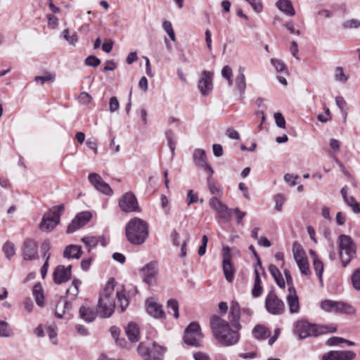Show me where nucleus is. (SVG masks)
<instances>
[{"instance_id": "ea45409f", "label": "nucleus", "mask_w": 360, "mask_h": 360, "mask_svg": "<svg viewBox=\"0 0 360 360\" xmlns=\"http://www.w3.org/2000/svg\"><path fill=\"white\" fill-rule=\"evenodd\" d=\"M166 137L167 140V144L172 152V156L174 155L176 148L175 136L172 130H167L166 131Z\"/></svg>"}, {"instance_id": "dca6fc26", "label": "nucleus", "mask_w": 360, "mask_h": 360, "mask_svg": "<svg viewBox=\"0 0 360 360\" xmlns=\"http://www.w3.org/2000/svg\"><path fill=\"white\" fill-rule=\"evenodd\" d=\"M91 218L89 212H82L76 215L72 222L68 225L67 233H72L84 226Z\"/></svg>"}, {"instance_id": "bb28decb", "label": "nucleus", "mask_w": 360, "mask_h": 360, "mask_svg": "<svg viewBox=\"0 0 360 360\" xmlns=\"http://www.w3.org/2000/svg\"><path fill=\"white\" fill-rule=\"evenodd\" d=\"M82 255V250L81 246L76 245H68L63 252L64 257L68 259H79Z\"/></svg>"}, {"instance_id": "8fccbe9b", "label": "nucleus", "mask_w": 360, "mask_h": 360, "mask_svg": "<svg viewBox=\"0 0 360 360\" xmlns=\"http://www.w3.org/2000/svg\"><path fill=\"white\" fill-rule=\"evenodd\" d=\"M342 27L344 29H357L360 27V20L357 19H349L345 20L342 23Z\"/></svg>"}, {"instance_id": "6ab92c4d", "label": "nucleus", "mask_w": 360, "mask_h": 360, "mask_svg": "<svg viewBox=\"0 0 360 360\" xmlns=\"http://www.w3.org/2000/svg\"><path fill=\"white\" fill-rule=\"evenodd\" d=\"M72 266L69 265L65 267L63 265L58 266L53 272V281L56 284H61L67 282L71 278Z\"/></svg>"}, {"instance_id": "c03bdc74", "label": "nucleus", "mask_w": 360, "mask_h": 360, "mask_svg": "<svg viewBox=\"0 0 360 360\" xmlns=\"http://www.w3.org/2000/svg\"><path fill=\"white\" fill-rule=\"evenodd\" d=\"M334 77L336 81L342 83H345L348 79V77L344 73L343 68L342 67H337L335 69Z\"/></svg>"}, {"instance_id": "338daca9", "label": "nucleus", "mask_w": 360, "mask_h": 360, "mask_svg": "<svg viewBox=\"0 0 360 360\" xmlns=\"http://www.w3.org/2000/svg\"><path fill=\"white\" fill-rule=\"evenodd\" d=\"M248 2L257 13L262 12L263 7L260 0H248Z\"/></svg>"}, {"instance_id": "ddd939ff", "label": "nucleus", "mask_w": 360, "mask_h": 360, "mask_svg": "<svg viewBox=\"0 0 360 360\" xmlns=\"http://www.w3.org/2000/svg\"><path fill=\"white\" fill-rule=\"evenodd\" d=\"M223 255V271L226 281L232 282L234 278L235 269L231 263V254L229 247H224L222 250Z\"/></svg>"}, {"instance_id": "9b49d317", "label": "nucleus", "mask_w": 360, "mask_h": 360, "mask_svg": "<svg viewBox=\"0 0 360 360\" xmlns=\"http://www.w3.org/2000/svg\"><path fill=\"white\" fill-rule=\"evenodd\" d=\"M158 274V268L155 262H149L141 269L142 280L148 285H153L156 283Z\"/></svg>"}, {"instance_id": "0e129e2a", "label": "nucleus", "mask_w": 360, "mask_h": 360, "mask_svg": "<svg viewBox=\"0 0 360 360\" xmlns=\"http://www.w3.org/2000/svg\"><path fill=\"white\" fill-rule=\"evenodd\" d=\"M109 110L111 112H114L117 111L120 108V103L119 101L115 96H112L110 99V103H109Z\"/></svg>"}, {"instance_id": "a18cd8bd", "label": "nucleus", "mask_w": 360, "mask_h": 360, "mask_svg": "<svg viewBox=\"0 0 360 360\" xmlns=\"http://www.w3.org/2000/svg\"><path fill=\"white\" fill-rule=\"evenodd\" d=\"M139 354L143 357L149 358L150 356V342H141L137 348Z\"/></svg>"}, {"instance_id": "c85d7f7f", "label": "nucleus", "mask_w": 360, "mask_h": 360, "mask_svg": "<svg viewBox=\"0 0 360 360\" xmlns=\"http://www.w3.org/2000/svg\"><path fill=\"white\" fill-rule=\"evenodd\" d=\"M245 68L240 66L238 68V74L236 78V86L240 93V96L243 97L246 89V82L245 77Z\"/></svg>"}, {"instance_id": "2f4dec72", "label": "nucleus", "mask_w": 360, "mask_h": 360, "mask_svg": "<svg viewBox=\"0 0 360 360\" xmlns=\"http://www.w3.org/2000/svg\"><path fill=\"white\" fill-rule=\"evenodd\" d=\"M269 271L272 277L274 278L278 286L281 288H284L285 286V283L280 270L277 268V266L274 264H270L269 266Z\"/></svg>"}, {"instance_id": "4d7b16f0", "label": "nucleus", "mask_w": 360, "mask_h": 360, "mask_svg": "<svg viewBox=\"0 0 360 360\" xmlns=\"http://www.w3.org/2000/svg\"><path fill=\"white\" fill-rule=\"evenodd\" d=\"M82 241L86 245V246L89 248V250L91 248L96 246L98 244V240L96 237H84L82 238Z\"/></svg>"}, {"instance_id": "b1692460", "label": "nucleus", "mask_w": 360, "mask_h": 360, "mask_svg": "<svg viewBox=\"0 0 360 360\" xmlns=\"http://www.w3.org/2000/svg\"><path fill=\"white\" fill-rule=\"evenodd\" d=\"M79 312L80 318L87 323L94 321L96 317L94 308L88 305H82Z\"/></svg>"}, {"instance_id": "f8f14e48", "label": "nucleus", "mask_w": 360, "mask_h": 360, "mask_svg": "<svg viewBox=\"0 0 360 360\" xmlns=\"http://www.w3.org/2000/svg\"><path fill=\"white\" fill-rule=\"evenodd\" d=\"M210 207L214 209L217 214V217L229 221L231 216V210L224 204L217 197H212L209 200Z\"/></svg>"}, {"instance_id": "69168bd1", "label": "nucleus", "mask_w": 360, "mask_h": 360, "mask_svg": "<svg viewBox=\"0 0 360 360\" xmlns=\"http://www.w3.org/2000/svg\"><path fill=\"white\" fill-rule=\"evenodd\" d=\"M51 249V243L50 242L46 240L43 242L41 246V256L43 257H47L49 253V251Z\"/></svg>"}, {"instance_id": "680f3d73", "label": "nucleus", "mask_w": 360, "mask_h": 360, "mask_svg": "<svg viewBox=\"0 0 360 360\" xmlns=\"http://www.w3.org/2000/svg\"><path fill=\"white\" fill-rule=\"evenodd\" d=\"M335 102L338 108L340 109L341 112L345 115V119L347 116V112L345 110V108L347 105L345 100L341 96H337L335 98Z\"/></svg>"}, {"instance_id": "aec40b11", "label": "nucleus", "mask_w": 360, "mask_h": 360, "mask_svg": "<svg viewBox=\"0 0 360 360\" xmlns=\"http://www.w3.org/2000/svg\"><path fill=\"white\" fill-rule=\"evenodd\" d=\"M22 254L25 260L34 259L37 255V243L32 239L25 240L22 248Z\"/></svg>"}, {"instance_id": "de8ad7c7", "label": "nucleus", "mask_w": 360, "mask_h": 360, "mask_svg": "<svg viewBox=\"0 0 360 360\" xmlns=\"http://www.w3.org/2000/svg\"><path fill=\"white\" fill-rule=\"evenodd\" d=\"M313 265L316 274L319 277L320 282H322V274L323 271V262L319 259H315V261H313Z\"/></svg>"}, {"instance_id": "cd10ccee", "label": "nucleus", "mask_w": 360, "mask_h": 360, "mask_svg": "<svg viewBox=\"0 0 360 360\" xmlns=\"http://www.w3.org/2000/svg\"><path fill=\"white\" fill-rule=\"evenodd\" d=\"M252 335L256 339L264 340L270 337L271 331L265 326L257 324L252 330Z\"/></svg>"}, {"instance_id": "e2e57ef3", "label": "nucleus", "mask_w": 360, "mask_h": 360, "mask_svg": "<svg viewBox=\"0 0 360 360\" xmlns=\"http://www.w3.org/2000/svg\"><path fill=\"white\" fill-rule=\"evenodd\" d=\"M299 179L298 176L297 175H292L290 174H286L284 176V180L288 184L291 186H294L297 185V180Z\"/></svg>"}, {"instance_id": "f704fd0d", "label": "nucleus", "mask_w": 360, "mask_h": 360, "mask_svg": "<svg viewBox=\"0 0 360 360\" xmlns=\"http://www.w3.org/2000/svg\"><path fill=\"white\" fill-rule=\"evenodd\" d=\"M32 293L37 304L39 307H43L44 304V296L42 287L39 283L34 285Z\"/></svg>"}, {"instance_id": "79ce46f5", "label": "nucleus", "mask_w": 360, "mask_h": 360, "mask_svg": "<svg viewBox=\"0 0 360 360\" xmlns=\"http://www.w3.org/2000/svg\"><path fill=\"white\" fill-rule=\"evenodd\" d=\"M3 252L5 254L6 258L10 259L15 253V246L13 243L7 241L3 246Z\"/></svg>"}, {"instance_id": "e433bc0d", "label": "nucleus", "mask_w": 360, "mask_h": 360, "mask_svg": "<svg viewBox=\"0 0 360 360\" xmlns=\"http://www.w3.org/2000/svg\"><path fill=\"white\" fill-rule=\"evenodd\" d=\"M116 297L117 299V306L120 309V312H123L126 310L129 305V300L126 297V295L123 290L117 291L116 292Z\"/></svg>"}, {"instance_id": "4c0bfd02", "label": "nucleus", "mask_w": 360, "mask_h": 360, "mask_svg": "<svg viewBox=\"0 0 360 360\" xmlns=\"http://www.w3.org/2000/svg\"><path fill=\"white\" fill-rule=\"evenodd\" d=\"M292 252L296 263L300 262L301 260L307 259L305 252L303 250L300 244H298L296 242L293 243Z\"/></svg>"}, {"instance_id": "2eb2a0df", "label": "nucleus", "mask_w": 360, "mask_h": 360, "mask_svg": "<svg viewBox=\"0 0 360 360\" xmlns=\"http://www.w3.org/2000/svg\"><path fill=\"white\" fill-rule=\"evenodd\" d=\"M88 179L98 191L107 195H111L113 193L109 184L105 183L99 174L91 173L89 174Z\"/></svg>"}, {"instance_id": "6e6552de", "label": "nucleus", "mask_w": 360, "mask_h": 360, "mask_svg": "<svg viewBox=\"0 0 360 360\" xmlns=\"http://www.w3.org/2000/svg\"><path fill=\"white\" fill-rule=\"evenodd\" d=\"M202 338L200 328L198 323L193 322L186 328L184 336L186 344L200 347Z\"/></svg>"}, {"instance_id": "423d86ee", "label": "nucleus", "mask_w": 360, "mask_h": 360, "mask_svg": "<svg viewBox=\"0 0 360 360\" xmlns=\"http://www.w3.org/2000/svg\"><path fill=\"white\" fill-rule=\"evenodd\" d=\"M340 257L342 265L346 266L356 255V248L352 238L341 234L338 238Z\"/></svg>"}, {"instance_id": "1a4fd4ad", "label": "nucleus", "mask_w": 360, "mask_h": 360, "mask_svg": "<svg viewBox=\"0 0 360 360\" xmlns=\"http://www.w3.org/2000/svg\"><path fill=\"white\" fill-rule=\"evenodd\" d=\"M119 207L124 212H139L141 208L138 200L132 192H127L119 200Z\"/></svg>"}, {"instance_id": "a211bd4d", "label": "nucleus", "mask_w": 360, "mask_h": 360, "mask_svg": "<svg viewBox=\"0 0 360 360\" xmlns=\"http://www.w3.org/2000/svg\"><path fill=\"white\" fill-rule=\"evenodd\" d=\"M146 309L148 314L155 319H164L165 317V313L162 305L153 297L148 298L146 300Z\"/></svg>"}, {"instance_id": "0eeeda50", "label": "nucleus", "mask_w": 360, "mask_h": 360, "mask_svg": "<svg viewBox=\"0 0 360 360\" xmlns=\"http://www.w3.org/2000/svg\"><path fill=\"white\" fill-rule=\"evenodd\" d=\"M321 308L326 312L343 313L346 314H354V308L342 302H336L330 300H325L321 302Z\"/></svg>"}, {"instance_id": "603ef678", "label": "nucleus", "mask_w": 360, "mask_h": 360, "mask_svg": "<svg viewBox=\"0 0 360 360\" xmlns=\"http://www.w3.org/2000/svg\"><path fill=\"white\" fill-rule=\"evenodd\" d=\"M275 210L281 212L283 209V205L285 201V198L283 194L278 193L274 196Z\"/></svg>"}, {"instance_id": "f03ea898", "label": "nucleus", "mask_w": 360, "mask_h": 360, "mask_svg": "<svg viewBox=\"0 0 360 360\" xmlns=\"http://www.w3.org/2000/svg\"><path fill=\"white\" fill-rule=\"evenodd\" d=\"M125 233L127 240L133 245H141L148 236V224L143 219L134 217L127 224Z\"/></svg>"}, {"instance_id": "6e6d98bb", "label": "nucleus", "mask_w": 360, "mask_h": 360, "mask_svg": "<svg viewBox=\"0 0 360 360\" xmlns=\"http://www.w3.org/2000/svg\"><path fill=\"white\" fill-rule=\"evenodd\" d=\"M85 65L94 68L98 67L101 64V60L95 56H89L85 59Z\"/></svg>"}, {"instance_id": "4be33fe9", "label": "nucleus", "mask_w": 360, "mask_h": 360, "mask_svg": "<svg viewBox=\"0 0 360 360\" xmlns=\"http://www.w3.org/2000/svg\"><path fill=\"white\" fill-rule=\"evenodd\" d=\"M288 295H287V302L289 307L290 313H297L300 311V304L298 296L295 288L288 289Z\"/></svg>"}, {"instance_id": "bf43d9fd", "label": "nucleus", "mask_w": 360, "mask_h": 360, "mask_svg": "<svg viewBox=\"0 0 360 360\" xmlns=\"http://www.w3.org/2000/svg\"><path fill=\"white\" fill-rule=\"evenodd\" d=\"M345 341H346V340L342 338L334 336V337H331L329 339H328L326 344V345L330 346V347L336 346V345H340L341 343H343V342H345Z\"/></svg>"}, {"instance_id": "5fc2aeb1", "label": "nucleus", "mask_w": 360, "mask_h": 360, "mask_svg": "<svg viewBox=\"0 0 360 360\" xmlns=\"http://www.w3.org/2000/svg\"><path fill=\"white\" fill-rule=\"evenodd\" d=\"M301 273L304 275L310 274L309 265L307 258L297 263Z\"/></svg>"}, {"instance_id": "20e7f679", "label": "nucleus", "mask_w": 360, "mask_h": 360, "mask_svg": "<svg viewBox=\"0 0 360 360\" xmlns=\"http://www.w3.org/2000/svg\"><path fill=\"white\" fill-rule=\"evenodd\" d=\"M337 328L333 325L318 326L311 324L306 321H299L295 323L294 333L300 339H304L309 336H319L328 333H334Z\"/></svg>"}, {"instance_id": "a878e982", "label": "nucleus", "mask_w": 360, "mask_h": 360, "mask_svg": "<svg viewBox=\"0 0 360 360\" xmlns=\"http://www.w3.org/2000/svg\"><path fill=\"white\" fill-rule=\"evenodd\" d=\"M125 333L131 342H136L139 340V328L135 323H129L125 328Z\"/></svg>"}, {"instance_id": "f3484780", "label": "nucleus", "mask_w": 360, "mask_h": 360, "mask_svg": "<svg viewBox=\"0 0 360 360\" xmlns=\"http://www.w3.org/2000/svg\"><path fill=\"white\" fill-rule=\"evenodd\" d=\"M356 354L349 350H333L325 353L322 360H352Z\"/></svg>"}, {"instance_id": "58836bf2", "label": "nucleus", "mask_w": 360, "mask_h": 360, "mask_svg": "<svg viewBox=\"0 0 360 360\" xmlns=\"http://www.w3.org/2000/svg\"><path fill=\"white\" fill-rule=\"evenodd\" d=\"M62 35L64 39L72 46H75L78 41V37L76 32H73L72 35H70V31L68 29H65L62 32Z\"/></svg>"}, {"instance_id": "3c124183", "label": "nucleus", "mask_w": 360, "mask_h": 360, "mask_svg": "<svg viewBox=\"0 0 360 360\" xmlns=\"http://www.w3.org/2000/svg\"><path fill=\"white\" fill-rule=\"evenodd\" d=\"M351 279L353 287L356 290H360V267L354 271L352 275Z\"/></svg>"}, {"instance_id": "412c9836", "label": "nucleus", "mask_w": 360, "mask_h": 360, "mask_svg": "<svg viewBox=\"0 0 360 360\" xmlns=\"http://www.w3.org/2000/svg\"><path fill=\"white\" fill-rule=\"evenodd\" d=\"M240 311L241 309L238 302L234 300L232 301L231 303L229 319L233 327H234L236 330H240L241 328V326L239 323Z\"/></svg>"}, {"instance_id": "39448f33", "label": "nucleus", "mask_w": 360, "mask_h": 360, "mask_svg": "<svg viewBox=\"0 0 360 360\" xmlns=\"http://www.w3.org/2000/svg\"><path fill=\"white\" fill-rule=\"evenodd\" d=\"M65 210L64 205L54 206L46 212L39 225L41 231L44 232L51 231L59 223L60 216Z\"/></svg>"}, {"instance_id": "9d476101", "label": "nucleus", "mask_w": 360, "mask_h": 360, "mask_svg": "<svg viewBox=\"0 0 360 360\" xmlns=\"http://www.w3.org/2000/svg\"><path fill=\"white\" fill-rule=\"evenodd\" d=\"M265 307L266 310L274 315H281L285 311L284 302L274 292L268 293L265 300Z\"/></svg>"}, {"instance_id": "473e14b6", "label": "nucleus", "mask_w": 360, "mask_h": 360, "mask_svg": "<svg viewBox=\"0 0 360 360\" xmlns=\"http://www.w3.org/2000/svg\"><path fill=\"white\" fill-rule=\"evenodd\" d=\"M71 303L65 299L60 300L56 307V316L58 318H62L65 312L71 309Z\"/></svg>"}, {"instance_id": "052dcab7", "label": "nucleus", "mask_w": 360, "mask_h": 360, "mask_svg": "<svg viewBox=\"0 0 360 360\" xmlns=\"http://www.w3.org/2000/svg\"><path fill=\"white\" fill-rule=\"evenodd\" d=\"M274 119L278 127L282 129L285 128V120L281 112L274 113Z\"/></svg>"}, {"instance_id": "864d4df0", "label": "nucleus", "mask_w": 360, "mask_h": 360, "mask_svg": "<svg viewBox=\"0 0 360 360\" xmlns=\"http://www.w3.org/2000/svg\"><path fill=\"white\" fill-rule=\"evenodd\" d=\"M81 285V281L78 279H74L72 282V286L67 290V293L76 297L79 292V287Z\"/></svg>"}, {"instance_id": "a19ab883", "label": "nucleus", "mask_w": 360, "mask_h": 360, "mask_svg": "<svg viewBox=\"0 0 360 360\" xmlns=\"http://www.w3.org/2000/svg\"><path fill=\"white\" fill-rule=\"evenodd\" d=\"M162 29L169 35L170 39L173 41H176V35L172 25V22L168 20H164L162 22Z\"/></svg>"}, {"instance_id": "13d9d810", "label": "nucleus", "mask_w": 360, "mask_h": 360, "mask_svg": "<svg viewBox=\"0 0 360 360\" xmlns=\"http://www.w3.org/2000/svg\"><path fill=\"white\" fill-rule=\"evenodd\" d=\"M46 333L53 344H57V333L54 327L49 326L46 328Z\"/></svg>"}, {"instance_id": "c9c22d12", "label": "nucleus", "mask_w": 360, "mask_h": 360, "mask_svg": "<svg viewBox=\"0 0 360 360\" xmlns=\"http://www.w3.org/2000/svg\"><path fill=\"white\" fill-rule=\"evenodd\" d=\"M207 183L210 193L214 195L213 197H217L219 199L223 195L222 189L212 179H210V176H207Z\"/></svg>"}, {"instance_id": "7ed1b4c3", "label": "nucleus", "mask_w": 360, "mask_h": 360, "mask_svg": "<svg viewBox=\"0 0 360 360\" xmlns=\"http://www.w3.org/2000/svg\"><path fill=\"white\" fill-rule=\"evenodd\" d=\"M113 292V281H109L99 297L97 305V314L101 318H109L115 311L116 304Z\"/></svg>"}, {"instance_id": "393cba45", "label": "nucleus", "mask_w": 360, "mask_h": 360, "mask_svg": "<svg viewBox=\"0 0 360 360\" xmlns=\"http://www.w3.org/2000/svg\"><path fill=\"white\" fill-rule=\"evenodd\" d=\"M166 351V348L154 342H150V356L152 360H161Z\"/></svg>"}, {"instance_id": "774afa93", "label": "nucleus", "mask_w": 360, "mask_h": 360, "mask_svg": "<svg viewBox=\"0 0 360 360\" xmlns=\"http://www.w3.org/2000/svg\"><path fill=\"white\" fill-rule=\"evenodd\" d=\"M271 64L278 72H283L285 69V64L280 60L271 59Z\"/></svg>"}, {"instance_id": "7c9ffc66", "label": "nucleus", "mask_w": 360, "mask_h": 360, "mask_svg": "<svg viewBox=\"0 0 360 360\" xmlns=\"http://www.w3.org/2000/svg\"><path fill=\"white\" fill-rule=\"evenodd\" d=\"M260 269L257 266L255 267V282L254 286L252 289V295L255 297H257L261 295L263 288L261 285V279H260Z\"/></svg>"}, {"instance_id": "c756f323", "label": "nucleus", "mask_w": 360, "mask_h": 360, "mask_svg": "<svg viewBox=\"0 0 360 360\" xmlns=\"http://www.w3.org/2000/svg\"><path fill=\"white\" fill-rule=\"evenodd\" d=\"M276 7L287 15L293 16L295 14V11L290 0H278L276 2Z\"/></svg>"}, {"instance_id": "5701e85b", "label": "nucleus", "mask_w": 360, "mask_h": 360, "mask_svg": "<svg viewBox=\"0 0 360 360\" xmlns=\"http://www.w3.org/2000/svg\"><path fill=\"white\" fill-rule=\"evenodd\" d=\"M348 189V187L345 186L343 188H342L340 193L345 202L352 208L354 213L358 214L360 212V204L356 201L353 196L347 195Z\"/></svg>"}, {"instance_id": "37998d69", "label": "nucleus", "mask_w": 360, "mask_h": 360, "mask_svg": "<svg viewBox=\"0 0 360 360\" xmlns=\"http://www.w3.org/2000/svg\"><path fill=\"white\" fill-rule=\"evenodd\" d=\"M168 313H173L174 316L177 319L179 316L178 302L175 300H169L167 302Z\"/></svg>"}, {"instance_id": "4468645a", "label": "nucleus", "mask_w": 360, "mask_h": 360, "mask_svg": "<svg viewBox=\"0 0 360 360\" xmlns=\"http://www.w3.org/2000/svg\"><path fill=\"white\" fill-rule=\"evenodd\" d=\"M213 73L204 70L200 74L198 88L204 96H208L213 89Z\"/></svg>"}, {"instance_id": "f257e3e1", "label": "nucleus", "mask_w": 360, "mask_h": 360, "mask_svg": "<svg viewBox=\"0 0 360 360\" xmlns=\"http://www.w3.org/2000/svg\"><path fill=\"white\" fill-rule=\"evenodd\" d=\"M210 326L214 338L224 346L233 345L240 339L239 333L232 330L229 323L217 315L211 317Z\"/></svg>"}, {"instance_id": "49530a36", "label": "nucleus", "mask_w": 360, "mask_h": 360, "mask_svg": "<svg viewBox=\"0 0 360 360\" xmlns=\"http://www.w3.org/2000/svg\"><path fill=\"white\" fill-rule=\"evenodd\" d=\"M12 335L13 331L9 328L8 323L0 321V337H10Z\"/></svg>"}, {"instance_id": "09e8293b", "label": "nucleus", "mask_w": 360, "mask_h": 360, "mask_svg": "<svg viewBox=\"0 0 360 360\" xmlns=\"http://www.w3.org/2000/svg\"><path fill=\"white\" fill-rule=\"evenodd\" d=\"M56 75L50 72H46L44 76H37L34 81L40 82L41 84L47 82H53L55 79Z\"/></svg>"}, {"instance_id": "72a5a7b5", "label": "nucleus", "mask_w": 360, "mask_h": 360, "mask_svg": "<svg viewBox=\"0 0 360 360\" xmlns=\"http://www.w3.org/2000/svg\"><path fill=\"white\" fill-rule=\"evenodd\" d=\"M193 158L194 162L198 167L207 162L205 151L202 149H195L193 152Z\"/></svg>"}]
</instances>
